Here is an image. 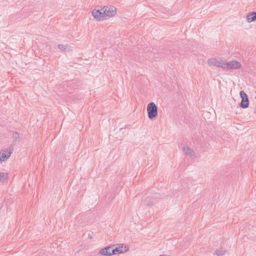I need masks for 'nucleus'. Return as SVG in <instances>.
Wrapping results in <instances>:
<instances>
[{
  "label": "nucleus",
  "instance_id": "1a4fd4ad",
  "mask_svg": "<svg viewBox=\"0 0 256 256\" xmlns=\"http://www.w3.org/2000/svg\"><path fill=\"white\" fill-rule=\"evenodd\" d=\"M256 20V12H249L246 16V21L251 22Z\"/></svg>",
  "mask_w": 256,
  "mask_h": 256
},
{
  "label": "nucleus",
  "instance_id": "f257e3e1",
  "mask_svg": "<svg viewBox=\"0 0 256 256\" xmlns=\"http://www.w3.org/2000/svg\"><path fill=\"white\" fill-rule=\"evenodd\" d=\"M102 11L103 20L114 16L116 14V8L112 6L102 7Z\"/></svg>",
  "mask_w": 256,
  "mask_h": 256
},
{
  "label": "nucleus",
  "instance_id": "9b49d317",
  "mask_svg": "<svg viewBox=\"0 0 256 256\" xmlns=\"http://www.w3.org/2000/svg\"><path fill=\"white\" fill-rule=\"evenodd\" d=\"M227 252V250L223 248H220L215 251V254L217 256H223Z\"/></svg>",
  "mask_w": 256,
  "mask_h": 256
},
{
  "label": "nucleus",
  "instance_id": "7ed1b4c3",
  "mask_svg": "<svg viewBox=\"0 0 256 256\" xmlns=\"http://www.w3.org/2000/svg\"><path fill=\"white\" fill-rule=\"evenodd\" d=\"M115 245H111L102 248L99 254L104 256H110L116 254V252H119L118 249L114 248Z\"/></svg>",
  "mask_w": 256,
  "mask_h": 256
},
{
  "label": "nucleus",
  "instance_id": "0eeeda50",
  "mask_svg": "<svg viewBox=\"0 0 256 256\" xmlns=\"http://www.w3.org/2000/svg\"><path fill=\"white\" fill-rule=\"evenodd\" d=\"M92 14L96 20H103V14L102 8H100V9L98 10L95 8L92 11Z\"/></svg>",
  "mask_w": 256,
  "mask_h": 256
},
{
  "label": "nucleus",
  "instance_id": "ddd939ff",
  "mask_svg": "<svg viewBox=\"0 0 256 256\" xmlns=\"http://www.w3.org/2000/svg\"><path fill=\"white\" fill-rule=\"evenodd\" d=\"M8 178V174L6 172H0V182H4Z\"/></svg>",
  "mask_w": 256,
  "mask_h": 256
},
{
  "label": "nucleus",
  "instance_id": "9d476101",
  "mask_svg": "<svg viewBox=\"0 0 256 256\" xmlns=\"http://www.w3.org/2000/svg\"><path fill=\"white\" fill-rule=\"evenodd\" d=\"M239 105L242 108H248L249 106L248 98L242 99Z\"/></svg>",
  "mask_w": 256,
  "mask_h": 256
},
{
  "label": "nucleus",
  "instance_id": "dca6fc26",
  "mask_svg": "<svg viewBox=\"0 0 256 256\" xmlns=\"http://www.w3.org/2000/svg\"><path fill=\"white\" fill-rule=\"evenodd\" d=\"M68 47V45L60 44L58 45V48L62 51H65Z\"/></svg>",
  "mask_w": 256,
  "mask_h": 256
},
{
  "label": "nucleus",
  "instance_id": "2eb2a0df",
  "mask_svg": "<svg viewBox=\"0 0 256 256\" xmlns=\"http://www.w3.org/2000/svg\"><path fill=\"white\" fill-rule=\"evenodd\" d=\"M240 96L242 99L248 98V96L246 94L243 90H241L240 93Z\"/></svg>",
  "mask_w": 256,
  "mask_h": 256
},
{
  "label": "nucleus",
  "instance_id": "20e7f679",
  "mask_svg": "<svg viewBox=\"0 0 256 256\" xmlns=\"http://www.w3.org/2000/svg\"><path fill=\"white\" fill-rule=\"evenodd\" d=\"M14 150V146L10 144L8 148L2 150L0 152V160L4 162L6 160L11 156Z\"/></svg>",
  "mask_w": 256,
  "mask_h": 256
},
{
  "label": "nucleus",
  "instance_id": "a211bd4d",
  "mask_svg": "<svg viewBox=\"0 0 256 256\" xmlns=\"http://www.w3.org/2000/svg\"><path fill=\"white\" fill-rule=\"evenodd\" d=\"M159 256H170L168 254H160Z\"/></svg>",
  "mask_w": 256,
  "mask_h": 256
},
{
  "label": "nucleus",
  "instance_id": "39448f33",
  "mask_svg": "<svg viewBox=\"0 0 256 256\" xmlns=\"http://www.w3.org/2000/svg\"><path fill=\"white\" fill-rule=\"evenodd\" d=\"M224 70H238L242 67L241 64L236 60H232L229 62H225Z\"/></svg>",
  "mask_w": 256,
  "mask_h": 256
},
{
  "label": "nucleus",
  "instance_id": "4468645a",
  "mask_svg": "<svg viewBox=\"0 0 256 256\" xmlns=\"http://www.w3.org/2000/svg\"><path fill=\"white\" fill-rule=\"evenodd\" d=\"M12 138H14V141L12 142V145L14 146L16 142V140L19 138L20 134L17 132H12Z\"/></svg>",
  "mask_w": 256,
  "mask_h": 256
},
{
  "label": "nucleus",
  "instance_id": "423d86ee",
  "mask_svg": "<svg viewBox=\"0 0 256 256\" xmlns=\"http://www.w3.org/2000/svg\"><path fill=\"white\" fill-rule=\"evenodd\" d=\"M208 64L210 66H215L218 68H221L224 70V64L225 62H224L223 61H219L216 60V58H210L208 60Z\"/></svg>",
  "mask_w": 256,
  "mask_h": 256
},
{
  "label": "nucleus",
  "instance_id": "f8f14e48",
  "mask_svg": "<svg viewBox=\"0 0 256 256\" xmlns=\"http://www.w3.org/2000/svg\"><path fill=\"white\" fill-rule=\"evenodd\" d=\"M183 151L184 154L192 156L194 153V151L188 146H184L183 148Z\"/></svg>",
  "mask_w": 256,
  "mask_h": 256
},
{
  "label": "nucleus",
  "instance_id": "f3484780",
  "mask_svg": "<svg viewBox=\"0 0 256 256\" xmlns=\"http://www.w3.org/2000/svg\"><path fill=\"white\" fill-rule=\"evenodd\" d=\"M146 204V206H152L154 205V202H148L147 204Z\"/></svg>",
  "mask_w": 256,
  "mask_h": 256
},
{
  "label": "nucleus",
  "instance_id": "6e6552de",
  "mask_svg": "<svg viewBox=\"0 0 256 256\" xmlns=\"http://www.w3.org/2000/svg\"><path fill=\"white\" fill-rule=\"evenodd\" d=\"M124 244H118V246L116 247H114V248L118 249V251L120 250L119 252H116V254L124 253V252H127L128 250V248L126 246H124Z\"/></svg>",
  "mask_w": 256,
  "mask_h": 256
},
{
  "label": "nucleus",
  "instance_id": "f03ea898",
  "mask_svg": "<svg viewBox=\"0 0 256 256\" xmlns=\"http://www.w3.org/2000/svg\"><path fill=\"white\" fill-rule=\"evenodd\" d=\"M148 117L150 120H153L158 116V106L154 102H150L146 108Z\"/></svg>",
  "mask_w": 256,
  "mask_h": 256
}]
</instances>
